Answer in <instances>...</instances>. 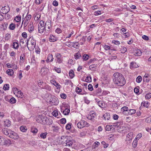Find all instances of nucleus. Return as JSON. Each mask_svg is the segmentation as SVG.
Instances as JSON below:
<instances>
[{
    "instance_id": "nucleus-1",
    "label": "nucleus",
    "mask_w": 151,
    "mask_h": 151,
    "mask_svg": "<svg viewBox=\"0 0 151 151\" xmlns=\"http://www.w3.org/2000/svg\"><path fill=\"white\" fill-rule=\"evenodd\" d=\"M114 83L119 86H122L125 85L126 81L123 76L119 73H115L113 75Z\"/></svg>"
},
{
    "instance_id": "nucleus-2",
    "label": "nucleus",
    "mask_w": 151,
    "mask_h": 151,
    "mask_svg": "<svg viewBox=\"0 0 151 151\" xmlns=\"http://www.w3.org/2000/svg\"><path fill=\"white\" fill-rule=\"evenodd\" d=\"M69 137L68 136H64L61 137H59L57 139V142L59 144H65V142L67 140L68 138Z\"/></svg>"
},
{
    "instance_id": "nucleus-3",
    "label": "nucleus",
    "mask_w": 151,
    "mask_h": 151,
    "mask_svg": "<svg viewBox=\"0 0 151 151\" xmlns=\"http://www.w3.org/2000/svg\"><path fill=\"white\" fill-rule=\"evenodd\" d=\"M45 29L44 22L43 21H41L40 22L38 25V30L39 32L41 33L43 32Z\"/></svg>"
},
{
    "instance_id": "nucleus-4",
    "label": "nucleus",
    "mask_w": 151,
    "mask_h": 151,
    "mask_svg": "<svg viewBox=\"0 0 151 151\" xmlns=\"http://www.w3.org/2000/svg\"><path fill=\"white\" fill-rule=\"evenodd\" d=\"M9 137L14 139H17L19 138V136L17 134L13 131L10 133Z\"/></svg>"
},
{
    "instance_id": "nucleus-5",
    "label": "nucleus",
    "mask_w": 151,
    "mask_h": 151,
    "mask_svg": "<svg viewBox=\"0 0 151 151\" xmlns=\"http://www.w3.org/2000/svg\"><path fill=\"white\" fill-rule=\"evenodd\" d=\"M31 18V15L30 14L27 15L25 17V20L24 23V27H26L28 24L29 21Z\"/></svg>"
},
{
    "instance_id": "nucleus-6",
    "label": "nucleus",
    "mask_w": 151,
    "mask_h": 151,
    "mask_svg": "<svg viewBox=\"0 0 151 151\" xmlns=\"http://www.w3.org/2000/svg\"><path fill=\"white\" fill-rule=\"evenodd\" d=\"M96 116L95 113L93 112H90L89 114L87 116V118L89 120H93L94 119V118Z\"/></svg>"
},
{
    "instance_id": "nucleus-7",
    "label": "nucleus",
    "mask_w": 151,
    "mask_h": 151,
    "mask_svg": "<svg viewBox=\"0 0 151 151\" xmlns=\"http://www.w3.org/2000/svg\"><path fill=\"white\" fill-rule=\"evenodd\" d=\"M51 22L50 20H48L47 21L45 24V30H46V29H47L46 30L47 31H49L50 27H51Z\"/></svg>"
},
{
    "instance_id": "nucleus-8",
    "label": "nucleus",
    "mask_w": 151,
    "mask_h": 151,
    "mask_svg": "<svg viewBox=\"0 0 151 151\" xmlns=\"http://www.w3.org/2000/svg\"><path fill=\"white\" fill-rule=\"evenodd\" d=\"M55 56L57 58V62L59 63H62L63 60L61 58L62 55L60 53H58L55 54Z\"/></svg>"
},
{
    "instance_id": "nucleus-9",
    "label": "nucleus",
    "mask_w": 151,
    "mask_h": 151,
    "mask_svg": "<svg viewBox=\"0 0 151 151\" xmlns=\"http://www.w3.org/2000/svg\"><path fill=\"white\" fill-rule=\"evenodd\" d=\"M117 127V131L120 133L123 132V131L126 130L125 127L124 126H119L118 124L115 125Z\"/></svg>"
},
{
    "instance_id": "nucleus-10",
    "label": "nucleus",
    "mask_w": 151,
    "mask_h": 151,
    "mask_svg": "<svg viewBox=\"0 0 151 151\" xmlns=\"http://www.w3.org/2000/svg\"><path fill=\"white\" fill-rule=\"evenodd\" d=\"M12 131L8 129V128H4L2 130V132L3 133L8 136H9L10 133Z\"/></svg>"
},
{
    "instance_id": "nucleus-11",
    "label": "nucleus",
    "mask_w": 151,
    "mask_h": 151,
    "mask_svg": "<svg viewBox=\"0 0 151 151\" xmlns=\"http://www.w3.org/2000/svg\"><path fill=\"white\" fill-rule=\"evenodd\" d=\"M6 6H4L2 7L1 9V10L2 11V13L3 14H6V13H7L9 11V7L8 6L6 7Z\"/></svg>"
},
{
    "instance_id": "nucleus-12",
    "label": "nucleus",
    "mask_w": 151,
    "mask_h": 151,
    "mask_svg": "<svg viewBox=\"0 0 151 151\" xmlns=\"http://www.w3.org/2000/svg\"><path fill=\"white\" fill-rule=\"evenodd\" d=\"M142 52L139 49H137L135 50L134 52V54L135 55L137 56H140L141 55Z\"/></svg>"
},
{
    "instance_id": "nucleus-13",
    "label": "nucleus",
    "mask_w": 151,
    "mask_h": 151,
    "mask_svg": "<svg viewBox=\"0 0 151 151\" xmlns=\"http://www.w3.org/2000/svg\"><path fill=\"white\" fill-rule=\"evenodd\" d=\"M74 56L75 59L76 60L82 58V55H81V53L80 52L76 53Z\"/></svg>"
},
{
    "instance_id": "nucleus-14",
    "label": "nucleus",
    "mask_w": 151,
    "mask_h": 151,
    "mask_svg": "<svg viewBox=\"0 0 151 151\" xmlns=\"http://www.w3.org/2000/svg\"><path fill=\"white\" fill-rule=\"evenodd\" d=\"M73 144V142L72 141L69 140L68 138L67 139V140L65 142V146L68 147L71 146Z\"/></svg>"
},
{
    "instance_id": "nucleus-15",
    "label": "nucleus",
    "mask_w": 151,
    "mask_h": 151,
    "mask_svg": "<svg viewBox=\"0 0 151 151\" xmlns=\"http://www.w3.org/2000/svg\"><path fill=\"white\" fill-rule=\"evenodd\" d=\"M104 119L105 120H109L110 118V114L109 113H106L103 115Z\"/></svg>"
},
{
    "instance_id": "nucleus-16",
    "label": "nucleus",
    "mask_w": 151,
    "mask_h": 151,
    "mask_svg": "<svg viewBox=\"0 0 151 151\" xmlns=\"http://www.w3.org/2000/svg\"><path fill=\"white\" fill-rule=\"evenodd\" d=\"M13 48L14 49L17 50L19 47V44L18 41L14 42L12 43Z\"/></svg>"
},
{
    "instance_id": "nucleus-17",
    "label": "nucleus",
    "mask_w": 151,
    "mask_h": 151,
    "mask_svg": "<svg viewBox=\"0 0 151 151\" xmlns=\"http://www.w3.org/2000/svg\"><path fill=\"white\" fill-rule=\"evenodd\" d=\"M53 55L52 54H49L48 55L46 62L48 63L50 61L52 62L53 60Z\"/></svg>"
},
{
    "instance_id": "nucleus-18",
    "label": "nucleus",
    "mask_w": 151,
    "mask_h": 151,
    "mask_svg": "<svg viewBox=\"0 0 151 151\" xmlns=\"http://www.w3.org/2000/svg\"><path fill=\"white\" fill-rule=\"evenodd\" d=\"M15 95L18 97L22 98L24 96L23 93L21 92L20 90L19 91L17 92V93L15 94Z\"/></svg>"
},
{
    "instance_id": "nucleus-19",
    "label": "nucleus",
    "mask_w": 151,
    "mask_h": 151,
    "mask_svg": "<svg viewBox=\"0 0 151 151\" xmlns=\"http://www.w3.org/2000/svg\"><path fill=\"white\" fill-rule=\"evenodd\" d=\"M47 69L46 68L44 67L42 68L41 69V72L42 75H45L47 73Z\"/></svg>"
},
{
    "instance_id": "nucleus-20",
    "label": "nucleus",
    "mask_w": 151,
    "mask_h": 151,
    "mask_svg": "<svg viewBox=\"0 0 151 151\" xmlns=\"http://www.w3.org/2000/svg\"><path fill=\"white\" fill-rule=\"evenodd\" d=\"M150 105V103L148 101H143L141 104V106H143L145 107L148 108Z\"/></svg>"
},
{
    "instance_id": "nucleus-21",
    "label": "nucleus",
    "mask_w": 151,
    "mask_h": 151,
    "mask_svg": "<svg viewBox=\"0 0 151 151\" xmlns=\"http://www.w3.org/2000/svg\"><path fill=\"white\" fill-rule=\"evenodd\" d=\"M83 124V122L81 120L80 122H78L77 124V127L80 129L83 128L84 127Z\"/></svg>"
},
{
    "instance_id": "nucleus-22",
    "label": "nucleus",
    "mask_w": 151,
    "mask_h": 151,
    "mask_svg": "<svg viewBox=\"0 0 151 151\" xmlns=\"http://www.w3.org/2000/svg\"><path fill=\"white\" fill-rule=\"evenodd\" d=\"M138 67V65L134 62H132L130 63V68H136Z\"/></svg>"
},
{
    "instance_id": "nucleus-23",
    "label": "nucleus",
    "mask_w": 151,
    "mask_h": 151,
    "mask_svg": "<svg viewBox=\"0 0 151 151\" xmlns=\"http://www.w3.org/2000/svg\"><path fill=\"white\" fill-rule=\"evenodd\" d=\"M49 40L50 42H54L56 41L57 38L52 35H50L49 38Z\"/></svg>"
},
{
    "instance_id": "nucleus-24",
    "label": "nucleus",
    "mask_w": 151,
    "mask_h": 151,
    "mask_svg": "<svg viewBox=\"0 0 151 151\" xmlns=\"http://www.w3.org/2000/svg\"><path fill=\"white\" fill-rule=\"evenodd\" d=\"M31 132L34 134H36L38 130L35 127L33 126L31 127Z\"/></svg>"
},
{
    "instance_id": "nucleus-25",
    "label": "nucleus",
    "mask_w": 151,
    "mask_h": 151,
    "mask_svg": "<svg viewBox=\"0 0 151 151\" xmlns=\"http://www.w3.org/2000/svg\"><path fill=\"white\" fill-rule=\"evenodd\" d=\"M4 144L6 145H9L11 144L10 140L8 139H5L4 140Z\"/></svg>"
},
{
    "instance_id": "nucleus-26",
    "label": "nucleus",
    "mask_w": 151,
    "mask_h": 151,
    "mask_svg": "<svg viewBox=\"0 0 151 151\" xmlns=\"http://www.w3.org/2000/svg\"><path fill=\"white\" fill-rule=\"evenodd\" d=\"M4 125L5 126L9 127L11 125V122L9 119H6L4 122Z\"/></svg>"
},
{
    "instance_id": "nucleus-27",
    "label": "nucleus",
    "mask_w": 151,
    "mask_h": 151,
    "mask_svg": "<svg viewBox=\"0 0 151 151\" xmlns=\"http://www.w3.org/2000/svg\"><path fill=\"white\" fill-rule=\"evenodd\" d=\"M6 73L9 75L12 76L14 74V71L12 69H9L6 71Z\"/></svg>"
},
{
    "instance_id": "nucleus-28",
    "label": "nucleus",
    "mask_w": 151,
    "mask_h": 151,
    "mask_svg": "<svg viewBox=\"0 0 151 151\" xmlns=\"http://www.w3.org/2000/svg\"><path fill=\"white\" fill-rule=\"evenodd\" d=\"M53 82L55 83H53V84L55 86L57 89H60V88L61 87V86L60 84L57 83L55 80H54L52 81Z\"/></svg>"
},
{
    "instance_id": "nucleus-29",
    "label": "nucleus",
    "mask_w": 151,
    "mask_h": 151,
    "mask_svg": "<svg viewBox=\"0 0 151 151\" xmlns=\"http://www.w3.org/2000/svg\"><path fill=\"white\" fill-rule=\"evenodd\" d=\"M96 65L95 64H93L90 65L89 67V69L91 70H94L96 68Z\"/></svg>"
},
{
    "instance_id": "nucleus-30",
    "label": "nucleus",
    "mask_w": 151,
    "mask_h": 151,
    "mask_svg": "<svg viewBox=\"0 0 151 151\" xmlns=\"http://www.w3.org/2000/svg\"><path fill=\"white\" fill-rule=\"evenodd\" d=\"M69 75L71 78H73L74 76V74L73 70H70L69 72Z\"/></svg>"
},
{
    "instance_id": "nucleus-31",
    "label": "nucleus",
    "mask_w": 151,
    "mask_h": 151,
    "mask_svg": "<svg viewBox=\"0 0 151 151\" xmlns=\"http://www.w3.org/2000/svg\"><path fill=\"white\" fill-rule=\"evenodd\" d=\"M113 125H107L105 127L106 130L108 131H111L112 127H113Z\"/></svg>"
},
{
    "instance_id": "nucleus-32",
    "label": "nucleus",
    "mask_w": 151,
    "mask_h": 151,
    "mask_svg": "<svg viewBox=\"0 0 151 151\" xmlns=\"http://www.w3.org/2000/svg\"><path fill=\"white\" fill-rule=\"evenodd\" d=\"M82 58H81L83 60H87L88 58V55L87 54H84L82 55Z\"/></svg>"
},
{
    "instance_id": "nucleus-33",
    "label": "nucleus",
    "mask_w": 151,
    "mask_h": 151,
    "mask_svg": "<svg viewBox=\"0 0 151 151\" xmlns=\"http://www.w3.org/2000/svg\"><path fill=\"white\" fill-rule=\"evenodd\" d=\"M47 133V132H44L40 134V137L41 138L45 139L46 138Z\"/></svg>"
},
{
    "instance_id": "nucleus-34",
    "label": "nucleus",
    "mask_w": 151,
    "mask_h": 151,
    "mask_svg": "<svg viewBox=\"0 0 151 151\" xmlns=\"http://www.w3.org/2000/svg\"><path fill=\"white\" fill-rule=\"evenodd\" d=\"M20 130L23 132H26L27 130V127L23 126L20 127Z\"/></svg>"
},
{
    "instance_id": "nucleus-35",
    "label": "nucleus",
    "mask_w": 151,
    "mask_h": 151,
    "mask_svg": "<svg viewBox=\"0 0 151 151\" xmlns=\"http://www.w3.org/2000/svg\"><path fill=\"white\" fill-rule=\"evenodd\" d=\"M16 102V99L15 98L12 97L9 100V102L11 104H14Z\"/></svg>"
},
{
    "instance_id": "nucleus-36",
    "label": "nucleus",
    "mask_w": 151,
    "mask_h": 151,
    "mask_svg": "<svg viewBox=\"0 0 151 151\" xmlns=\"http://www.w3.org/2000/svg\"><path fill=\"white\" fill-rule=\"evenodd\" d=\"M21 19V16H17L16 17L14 18V20L17 22H20Z\"/></svg>"
},
{
    "instance_id": "nucleus-37",
    "label": "nucleus",
    "mask_w": 151,
    "mask_h": 151,
    "mask_svg": "<svg viewBox=\"0 0 151 151\" xmlns=\"http://www.w3.org/2000/svg\"><path fill=\"white\" fill-rule=\"evenodd\" d=\"M15 28V25L13 23H11L9 27V28L11 30L14 29Z\"/></svg>"
},
{
    "instance_id": "nucleus-38",
    "label": "nucleus",
    "mask_w": 151,
    "mask_h": 151,
    "mask_svg": "<svg viewBox=\"0 0 151 151\" xmlns=\"http://www.w3.org/2000/svg\"><path fill=\"white\" fill-rule=\"evenodd\" d=\"M47 122V125H50L52 124L53 123V121L52 119H47L45 120Z\"/></svg>"
},
{
    "instance_id": "nucleus-39",
    "label": "nucleus",
    "mask_w": 151,
    "mask_h": 151,
    "mask_svg": "<svg viewBox=\"0 0 151 151\" xmlns=\"http://www.w3.org/2000/svg\"><path fill=\"white\" fill-rule=\"evenodd\" d=\"M70 112V109L66 108L63 111V113L65 115H67Z\"/></svg>"
},
{
    "instance_id": "nucleus-40",
    "label": "nucleus",
    "mask_w": 151,
    "mask_h": 151,
    "mask_svg": "<svg viewBox=\"0 0 151 151\" xmlns=\"http://www.w3.org/2000/svg\"><path fill=\"white\" fill-rule=\"evenodd\" d=\"M137 140H138L135 139L132 143L133 147L135 148L136 147L137 144Z\"/></svg>"
},
{
    "instance_id": "nucleus-41",
    "label": "nucleus",
    "mask_w": 151,
    "mask_h": 151,
    "mask_svg": "<svg viewBox=\"0 0 151 151\" xmlns=\"http://www.w3.org/2000/svg\"><path fill=\"white\" fill-rule=\"evenodd\" d=\"M3 88L5 91L9 90V84H5L3 86Z\"/></svg>"
},
{
    "instance_id": "nucleus-42",
    "label": "nucleus",
    "mask_w": 151,
    "mask_h": 151,
    "mask_svg": "<svg viewBox=\"0 0 151 151\" xmlns=\"http://www.w3.org/2000/svg\"><path fill=\"white\" fill-rule=\"evenodd\" d=\"M31 45L33 46V47L34 48L36 46V41L34 39H32L31 40Z\"/></svg>"
},
{
    "instance_id": "nucleus-43",
    "label": "nucleus",
    "mask_w": 151,
    "mask_h": 151,
    "mask_svg": "<svg viewBox=\"0 0 151 151\" xmlns=\"http://www.w3.org/2000/svg\"><path fill=\"white\" fill-rule=\"evenodd\" d=\"M29 31L30 32H31L34 30V27L32 24H30L29 26Z\"/></svg>"
},
{
    "instance_id": "nucleus-44",
    "label": "nucleus",
    "mask_w": 151,
    "mask_h": 151,
    "mask_svg": "<svg viewBox=\"0 0 151 151\" xmlns=\"http://www.w3.org/2000/svg\"><path fill=\"white\" fill-rule=\"evenodd\" d=\"M142 80V77L140 76H138L136 79V81L138 83H140Z\"/></svg>"
},
{
    "instance_id": "nucleus-45",
    "label": "nucleus",
    "mask_w": 151,
    "mask_h": 151,
    "mask_svg": "<svg viewBox=\"0 0 151 151\" xmlns=\"http://www.w3.org/2000/svg\"><path fill=\"white\" fill-rule=\"evenodd\" d=\"M86 81L87 82H91V77L89 76H87L86 79Z\"/></svg>"
},
{
    "instance_id": "nucleus-46",
    "label": "nucleus",
    "mask_w": 151,
    "mask_h": 151,
    "mask_svg": "<svg viewBox=\"0 0 151 151\" xmlns=\"http://www.w3.org/2000/svg\"><path fill=\"white\" fill-rule=\"evenodd\" d=\"M133 133L132 132L129 133L127 135V137L130 138V139H132L133 136Z\"/></svg>"
},
{
    "instance_id": "nucleus-47",
    "label": "nucleus",
    "mask_w": 151,
    "mask_h": 151,
    "mask_svg": "<svg viewBox=\"0 0 151 151\" xmlns=\"http://www.w3.org/2000/svg\"><path fill=\"white\" fill-rule=\"evenodd\" d=\"M129 115H131L133 114H134L136 112V110L134 109H131L129 110Z\"/></svg>"
},
{
    "instance_id": "nucleus-48",
    "label": "nucleus",
    "mask_w": 151,
    "mask_h": 151,
    "mask_svg": "<svg viewBox=\"0 0 151 151\" xmlns=\"http://www.w3.org/2000/svg\"><path fill=\"white\" fill-rule=\"evenodd\" d=\"M82 121L83 122V125L84 126V127H88L89 126H90V124L87 123V122H86V121H84V120H82Z\"/></svg>"
},
{
    "instance_id": "nucleus-49",
    "label": "nucleus",
    "mask_w": 151,
    "mask_h": 151,
    "mask_svg": "<svg viewBox=\"0 0 151 151\" xmlns=\"http://www.w3.org/2000/svg\"><path fill=\"white\" fill-rule=\"evenodd\" d=\"M52 115L55 117L57 116L58 115V111L57 110H55L52 112Z\"/></svg>"
},
{
    "instance_id": "nucleus-50",
    "label": "nucleus",
    "mask_w": 151,
    "mask_h": 151,
    "mask_svg": "<svg viewBox=\"0 0 151 151\" xmlns=\"http://www.w3.org/2000/svg\"><path fill=\"white\" fill-rule=\"evenodd\" d=\"M64 83L65 85H68L70 83L73 84L71 81L69 80H66L65 81Z\"/></svg>"
},
{
    "instance_id": "nucleus-51",
    "label": "nucleus",
    "mask_w": 151,
    "mask_h": 151,
    "mask_svg": "<svg viewBox=\"0 0 151 151\" xmlns=\"http://www.w3.org/2000/svg\"><path fill=\"white\" fill-rule=\"evenodd\" d=\"M11 37V36L9 33L6 34L5 35V40H9Z\"/></svg>"
},
{
    "instance_id": "nucleus-52",
    "label": "nucleus",
    "mask_w": 151,
    "mask_h": 151,
    "mask_svg": "<svg viewBox=\"0 0 151 151\" xmlns=\"http://www.w3.org/2000/svg\"><path fill=\"white\" fill-rule=\"evenodd\" d=\"M88 89L89 91H91L93 90V88L92 85L91 84H89L88 86Z\"/></svg>"
},
{
    "instance_id": "nucleus-53",
    "label": "nucleus",
    "mask_w": 151,
    "mask_h": 151,
    "mask_svg": "<svg viewBox=\"0 0 151 151\" xmlns=\"http://www.w3.org/2000/svg\"><path fill=\"white\" fill-rule=\"evenodd\" d=\"M121 110L123 111H127L128 110H129L128 108V107L127 106H124L121 108Z\"/></svg>"
},
{
    "instance_id": "nucleus-54",
    "label": "nucleus",
    "mask_w": 151,
    "mask_h": 151,
    "mask_svg": "<svg viewBox=\"0 0 151 151\" xmlns=\"http://www.w3.org/2000/svg\"><path fill=\"white\" fill-rule=\"evenodd\" d=\"M66 129L67 130H69L71 128V124L70 123L68 124L66 126Z\"/></svg>"
},
{
    "instance_id": "nucleus-55",
    "label": "nucleus",
    "mask_w": 151,
    "mask_h": 151,
    "mask_svg": "<svg viewBox=\"0 0 151 151\" xmlns=\"http://www.w3.org/2000/svg\"><path fill=\"white\" fill-rule=\"evenodd\" d=\"M103 47L104 48L105 50H108L110 49V47L106 45H104Z\"/></svg>"
},
{
    "instance_id": "nucleus-56",
    "label": "nucleus",
    "mask_w": 151,
    "mask_h": 151,
    "mask_svg": "<svg viewBox=\"0 0 151 151\" xmlns=\"http://www.w3.org/2000/svg\"><path fill=\"white\" fill-rule=\"evenodd\" d=\"M101 143L102 145H103L104 147V148H106L108 147V145L104 141H103L101 142Z\"/></svg>"
},
{
    "instance_id": "nucleus-57",
    "label": "nucleus",
    "mask_w": 151,
    "mask_h": 151,
    "mask_svg": "<svg viewBox=\"0 0 151 151\" xmlns=\"http://www.w3.org/2000/svg\"><path fill=\"white\" fill-rule=\"evenodd\" d=\"M60 122L62 124H65L66 122V119L65 118H62L60 120Z\"/></svg>"
},
{
    "instance_id": "nucleus-58",
    "label": "nucleus",
    "mask_w": 151,
    "mask_h": 151,
    "mask_svg": "<svg viewBox=\"0 0 151 151\" xmlns=\"http://www.w3.org/2000/svg\"><path fill=\"white\" fill-rule=\"evenodd\" d=\"M142 134L139 133L137 135L135 139H137V140H138L142 137Z\"/></svg>"
},
{
    "instance_id": "nucleus-59",
    "label": "nucleus",
    "mask_w": 151,
    "mask_h": 151,
    "mask_svg": "<svg viewBox=\"0 0 151 151\" xmlns=\"http://www.w3.org/2000/svg\"><path fill=\"white\" fill-rule=\"evenodd\" d=\"M127 49L125 47H123L122 49L121 53H124L127 51Z\"/></svg>"
},
{
    "instance_id": "nucleus-60",
    "label": "nucleus",
    "mask_w": 151,
    "mask_h": 151,
    "mask_svg": "<svg viewBox=\"0 0 151 151\" xmlns=\"http://www.w3.org/2000/svg\"><path fill=\"white\" fill-rule=\"evenodd\" d=\"M72 47L74 48H76L77 47L79 46V44L77 42H73V43Z\"/></svg>"
},
{
    "instance_id": "nucleus-61",
    "label": "nucleus",
    "mask_w": 151,
    "mask_h": 151,
    "mask_svg": "<svg viewBox=\"0 0 151 151\" xmlns=\"http://www.w3.org/2000/svg\"><path fill=\"white\" fill-rule=\"evenodd\" d=\"M101 11H98L94 12V15L95 16H97L101 14Z\"/></svg>"
},
{
    "instance_id": "nucleus-62",
    "label": "nucleus",
    "mask_w": 151,
    "mask_h": 151,
    "mask_svg": "<svg viewBox=\"0 0 151 151\" xmlns=\"http://www.w3.org/2000/svg\"><path fill=\"white\" fill-rule=\"evenodd\" d=\"M54 69L58 73H60L61 72L60 69V68H57V67H55L54 68Z\"/></svg>"
},
{
    "instance_id": "nucleus-63",
    "label": "nucleus",
    "mask_w": 151,
    "mask_h": 151,
    "mask_svg": "<svg viewBox=\"0 0 151 151\" xmlns=\"http://www.w3.org/2000/svg\"><path fill=\"white\" fill-rule=\"evenodd\" d=\"M151 97V93L147 94L145 96V98L146 99H149Z\"/></svg>"
},
{
    "instance_id": "nucleus-64",
    "label": "nucleus",
    "mask_w": 151,
    "mask_h": 151,
    "mask_svg": "<svg viewBox=\"0 0 151 151\" xmlns=\"http://www.w3.org/2000/svg\"><path fill=\"white\" fill-rule=\"evenodd\" d=\"M98 105L101 107H102V106H103V104L102 103V102L101 101H99L97 103Z\"/></svg>"
}]
</instances>
